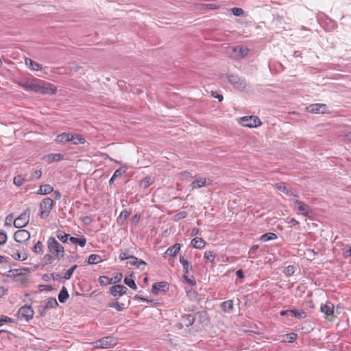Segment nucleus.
I'll list each match as a JSON object with an SVG mask.
<instances>
[{
    "label": "nucleus",
    "instance_id": "f257e3e1",
    "mask_svg": "<svg viewBox=\"0 0 351 351\" xmlns=\"http://www.w3.org/2000/svg\"><path fill=\"white\" fill-rule=\"evenodd\" d=\"M56 87L49 82H47L38 78H32V84L30 91L39 94H55Z\"/></svg>",
    "mask_w": 351,
    "mask_h": 351
},
{
    "label": "nucleus",
    "instance_id": "f03ea898",
    "mask_svg": "<svg viewBox=\"0 0 351 351\" xmlns=\"http://www.w3.org/2000/svg\"><path fill=\"white\" fill-rule=\"evenodd\" d=\"M47 247L51 254L56 259L60 260L64 256V247L54 237L48 239Z\"/></svg>",
    "mask_w": 351,
    "mask_h": 351
},
{
    "label": "nucleus",
    "instance_id": "7ed1b4c3",
    "mask_svg": "<svg viewBox=\"0 0 351 351\" xmlns=\"http://www.w3.org/2000/svg\"><path fill=\"white\" fill-rule=\"evenodd\" d=\"M96 348L109 349L117 344V339L111 336H106L92 343Z\"/></svg>",
    "mask_w": 351,
    "mask_h": 351
},
{
    "label": "nucleus",
    "instance_id": "20e7f679",
    "mask_svg": "<svg viewBox=\"0 0 351 351\" xmlns=\"http://www.w3.org/2000/svg\"><path fill=\"white\" fill-rule=\"evenodd\" d=\"M53 201L50 197L45 198L40 204V216L42 219H46L53 206Z\"/></svg>",
    "mask_w": 351,
    "mask_h": 351
},
{
    "label": "nucleus",
    "instance_id": "39448f33",
    "mask_svg": "<svg viewBox=\"0 0 351 351\" xmlns=\"http://www.w3.org/2000/svg\"><path fill=\"white\" fill-rule=\"evenodd\" d=\"M30 218V210L29 208L26 209L23 213H21L15 220L13 221V224L16 228H22L25 227Z\"/></svg>",
    "mask_w": 351,
    "mask_h": 351
},
{
    "label": "nucleus",
    "instance_id": "423d86ee",
    "mask_svg": "<svg viewBox=\"0 0 351 351\" xmlns=\"http://www.w3.org/2000/svg\"><path fill=\"white\" fill-rule=\"evenodd\" d=\"M239 123L243 127L256 128L261 124L258 117L255 116L243 117L239 120Z\"/></svg>",
    "mask_w": 351,
    "mask_h": 351
},
{
    "label": "nucleus",
    "instance_id": "0eeeda50",
    "mask_svg": "<svg viewBox=\"0 0 351 351\" xmlns=\"http://www.w3.org/2000/svg\"><path fill=\"white\" fill-rule=\"evenodd\" d=\"M34 311L31 306L25 305L21 307L18 311V317L21 320L29 322L34 317Z\"/></svg>",
    "mask_w": 351,
    "mask_h": 351
},
{
    "label": "nucleus",
    "instance_id": "6e6552de",
    "mask_svg": "<svg viewBox=\"0 0 351 351\" xmlns=\"http://www.w3.org/2000/svg\"><path fill=\"white\" fill-rule=\"evenodd\" d=\"M317 21L328 31H332L336 28L335 22L324 14H319L317 16Z\"/></svg>",
    "mask_w": 351,
    "mask_h": 351
},
{
    "label": "nucleus",
    "instance_id": "1a4fd4ad",
    "mask_svg": "<svg viewBox=\"0 0 351 351\" xmlns=\"http://www.w3.org/2000/svg\"><path fill=\"white\" fill-rule=\"evenodd\" d=\"M229 82L233 85V86L240 90L245 89L247 84L245 80L241 79L238 75H230L228 76Z\"/></svg>",
    "mask_w": 351,
    "mask_h": 351
},
{
    "label": "nucleus",
    "instance_id": "9d476101",
    "mask_svg": "<svg viewBox=\"0 0 351 351\" xmlns=\"http://www.w3.org/2000/svg\"><path fill=\"white\" fill-rule=\"evenodd\" d=\"M230 56L234 59H241L247 55L249 49L247 47L236 46L232 48Z\"/></svg>",
    "mask_w": 351,
    "mask_h": 351
},
{
    "label": "nucleus",
    "instance_id": "9b49d317",
    "mask_svg": "<svg viewBox=\"0 0 351 351\" xmlns=\"http://www.w3.org/2000/svg\"><path fill=\"white\" fill-rule=\"evenodd\" d=\"M14 240L17 243H24L30 239V233L24 229L17 230L14 234Z\"/></svg>",
    "mask_w": 351,
    "mask_h": 351
},
{
    "label": "nucleus",
    "instance_id": "f8f14e48",
    "mask_svg": "<svg viewBox=\"0 0 351 351\" xmlns=\"http://www.w3.org/2000/svg\"><path fill=\"white\" fill-rule=\"evenodd\" d=\"M308 112L311 113H322L328 112V107L324 104H313L307 107Z\"/></svg>",
    "mask_w": 351,
    "mask_h": 351
},
{
    "label": "nucleus",
    "instance_id": "ddd939ff",
    "mask_svg": "<svg viewBox=\"0 0 351 351\" xmlns=\"http://www.w3.org/2000/svg\"><path fill=\"white\" fill-rule=\"evenodd\" d=\"M211 184V181L210 180H207L204 178H200L195 179L193 182L190 184L191 189H200L203 186H208Z\"/></svg>",
    "mask_w": 351,
    "mask_h": 351
},
{
    "label": "nucleus",
    "instance_id": "4468645a",
    "mask_svg": "<svg viewBox=\"0 0 351 351\" xmlns=\"http://www.w3.org/2000/svg\"><path fill=\"white\" fill-rule=\"evenodd\" d=\"M127 287L121 285H114L110 288V293L113 296H121L126 293Z\"/></svg>",
    "mask_w": 351,
    "mask_h": 351
},
{
    "label": "nucleus",
    "instance_id": "2eb2a0df",
    "mask_svg": "<svg viewBox=\"0 0 351 351\" xmlns=\"http://www.w3.org/2000/svg\"><path fill=\"white\" fill-rule=\"evenodd\" d=\"M294 206L297 208L302 215L308 216L310 214V207L308 205L304 204V202L298 200L293 199Z\"/></svg>",
    "mask_w": 351,
    "mask_h": 351
},
{
    "label": "nucleus",
    "instance_id": "dca6fc26",
    "mask_svg": "<svg viewBox=\"0 0 351 351\" xmlns=\"http://www.w3.org/2000/svg\"><path fill=\"white\" fill-rule=\"evenodd\" d=\"M320 310L326 317L332 316L334 314V304L331 302H326L321 305Z\"/></svg>",
    "mask_w": 351,
    "mask_h": 351
},
{
    "label": "nucleus",
    "instance_id": "f3484780",
    "mask_svg": "<svg viewBox=\"0 0 351 351\" xmlns=\"http://www.w3.org/2000/svg\"><path fill=\"white\" fill-rule=\"evenodd\" d=\"M168 289V284L166 282H160L154 283L152 288V293L154 295H158L159 291H164Z\"/></svg>",
    "mask_w": 351,
    "mask_h": 351
},
{
    "label": "nucleus",
    "instance_id": "a211bd4d",
    "mask_svg": "<svg viewBox=\"0 0 351 351\" xmlns=\"http://www.w3.org/2000/svg\"><path fill=\"white\" fill-rule=\"evenodd\" d=\"M128 263L141 269H143L147 265V263L144 261L138 259L134 256H130V261H128Z\"/></svg>",
    "mask_w": 351,
    "mask_h": 351
},
{
    "label": "nucleus",
    "instance_id": "6ab92c4d",
    "mask_svg": "<svg viewBox=\"0 0 351 351\" xmlns=\"http://www.w3.org/2000/svg\"><path fill=\"white\" fill-rule=\"evenodd\" d=\"M195 319L191 314H187L182 317L180 324L182 327H189L194 323Z\"/></svg>",
    "mask_w": 351,
    "mask_h": 351
},
{
    "label": "nucleus",
    "instance_id": "aec40b11",
    "mask_svg": "<svg viewBox=\"0 0 351 351\" xmlns=\"http://www.w3.org/2000/svg\"><path fill=\"white\" fill-rule=\"evenodd\" d=\"M25 65L32 71H40L42 69V66L40 64L36 62L33 61L32 59L26 58L25 59Z\"/></svg>",
    "mask_w": 351,
    "mask_h": 351
},
{
    "label": "nucleus",
    "instance_id": "412c9836",
    "mask_svg": "<svg viewBox=\"0 0 351 351\" xmlns=\"http://www.w3.org/2000/svg\"><path fill=\"white\" fill-rule=\"evenodd\" d=\"M70 142L73 145H82L86 143V139L80 134L71 133Z\"/></svg>",
    "mask_w": 351,
    "mask_h": 351
},
{
    "label": "nucleus",
    "instance_id": "4be33fe9",
    "mask_svg": "<svg viewBox=\"0 0 351 351\" xmlns=\"http://www.w3.org/2000/svg\"><path fill=\"white\" fill-rule=\"evenodd\" d=\"M181 245L180 243H176L173 246L169 247L166 252L165 255L175 257L177 254L180 252Z\"/></svg>",
    "mask_w": 351,
    "mask_h": 351
},
{
    "label": "nucleus",
    "instance_id": "5701e85b",
    "mask_svg": "<svg viewBox=\"0 0 351 351\" xmlns=\"http://www.w3.org/2000/svg\"><path fill=\"white\" fill-rule=\"evenodd\" d=\"M17 84L26 91H30L32 84V78H23L17 82Z\"/></svg>",
    "mask_w": 351,
    "mask_h": 351
},
{
    "label": "nucleus",
    "instance_id": "b1692460",
    "mask_svg": "<svg viewBox=\"0 0 351 351\" xmlns=\"http://www.w3.org/2000/svg\"><path fill=\"white\" fill-rule=\"evenodd\" d=\"M180 263L183 267L184 278L185 279H187V276H189V269H191V267H189V263L188 261L185 259L183 256H180Z\"/></svg>",
    "mask_w": 351,
    "mask_h": 351
},
{
    "label": "nucleus",
    "instance_id": "393cba45",
    "mask_svg": "<svg viewBox=\"0 0 351 351\" xmlns=\"http://www.w3.org/2000/svg\"><path fill=\"white\" fill-rule=\"evenodd\" d=\"M8 254H10L14 259L17 261H25L28 257L26 253H20L19 251H8Z\"/></svg>",
    "mask_w": 351,
    "mask_h": 351
},
{
    "label": "nucleus",
    "instance_id": "a878e982",
    "mask_svg": "<svg viewBox=\"0 0 351 351\" xmlns=\"http://www.w3.org/2000/svg\"><path fill=\"white\" fill-rule=\"evenodd\" d=\"M233 300H228L221 304V307L224 313H230L233 311Z\"/></svg>",
    "mask_w": 351,
    "mask_h": 351
},
{
    "label": "nucleus",
    "instance_id": "bb28decb",
    "mask_svg": "<svg viewBox=\"0 0 351 351\" xmlns=\"http://www.w3.org/2000/svg\"><path fill=\"white\" fill-rule=\"evenodd\" d=\"M70 136H71V133L63 132L60 134H58L56 137L55 141L58 143H65L70 142Z\"/></svg>",
    "mask_w": 351,
    "mask_h": 351
},
{
    "label": "nucleus",
    "instance_id": "cd10ccee",
    "mask_svg": "<svg viewBox=\"0 0 351 351\" xmlns=\"http://www.w3.org/2000/svg\"><path fill=\"white\" fill-rule=\"evenodd\" d=\"M276 187L278 191H280L287 195L296 196L294 194V193L287 186V185L285 182L277 183L276 184Z\"/></svg>",
    "mask_w": 351,
    "mask_h": 351
},
{
    "label": "nucleus",
    "instance_id": "c85d7f7f",
    "mask_svg": "<svg viewBox=\"0 0 351 351\" xmlns=\"http://www.w3.org/2000/svg\"><path fill=\"white\" fill-rule=\"evenodd\" d=\"M191 244L194 248L202 249L205 246L206 242L200 237H195L191 240Z\"/></svg>",
    "mask_w": 351,
    "mask_h": 351
},
{
    "label": "nucleus",
    "instance_id": "c756f323",
    "mask_svg": "<svg viewBox=\"0 0 351 351\" xmlns=\"http://www.w3.org/2000/svg\"><path fill=\"white\" fill-rule=\"evenodd\" d=\"M276 239H277L276 234H275L274 232H267V233L262 234L259 238V241H261L262 242H267L269 241L275 240Z\"/></svg>",
    "mask_w": 351,
    "mask_h": 351
},
{
    "label": "nucleus",
    "instance_id": "7c9ffc66",
    "mask_svg": "<svg viewBox=\"0 0 351 351\" xmlns=\"http://www.w3.org/2000/svg\"><path fill=\"white\" fill-rule=\"evenodd\" d=\"M53 191V188L49 184H44L40 186L37 193L40 195H47Z\"/></svg>",
    "mask_w": 351,
    "mask_h": 351
},
{
    "label": "nucleus",
    "instance_id": "2f4dec72",
    "mask_svg": "<svg viewBox=\"0 0 351 351\" xmlns=\"http://www.w3.org/2000/svg\"><path fill=\"white\" fill-rule=\"evenodd\" d=\"M101 261H102V258L98 254H90L88 258V264H89V265L97 264L99 263H101Z\"/></svg>",
    "mask_w": 351,
    "mask_h": 351
},
{
    "label": "nucleus",
    "instance_id": "473e14b6",
    "mask_svg": "<svg viewBox=\"0 0 351 351\" xmlns=\"http://www.w3.org/2000/svg\"><path fill=\"white\" fill-rule=\"evenodd\" d=\"M69 293L65 288L63 287L58 294V300L61 303H64L69 298Z\"/></svg>",
    "mask_w": 351,
    "mask_h": 351
},
{
    "label": "nucleus",
    "instance_id": "72a5a7b5",
    "mask_svg": "<svg viewBox=\"0 0 351 351\" xmlns=\"http://www.w3.org/2000/svg\"><path fill=\"white\" fill-rule=\"evenodd\" d=\"M69 241L72 243L77 244V245H79L81 247L85 246V245L86 243V240L84 237H82V238H77V237H69Z\"/></svg>",
    "mask_w": 351,
    "mask_h": 351
},
{
    "label": "nucleus",
    "instance_id": "f704fd0d",
    "mask_svg": "<svg viewBox=\"0 0 351 351\" xmlns=\"http://www.w3.org/2000/svg\"><path fill=\"white\" fill-rule=\"evenodd\" d=\"M341 245L343 247L341 249L342 256L345 258L351 256V246L348 245H345L343 243H341Z\"/></svg>",
    "mask_w": 351,
    "mask_h": 351
},
{
    "label": "nucleus",
    "instance_id": "c9c22d12",
    "mask_svg": "<svg viewBox=\"0 0 351 351\" xmlns=\"http://www.w3.org/2000/svg\"><path fill=\"white\" fill-rule=\"evenodd\" d=\"M56 237L62 243H66L67 242L68 240H69V237L71 236L70 234H66L62 230H58L56 232Z\"/></svg>",
    "mask_w": 351,
    "mask_h": 351
},
{
    "label": "nucleus",
    "instance_id": "e433bc0d",
    "mask_svg": "<svg viewBox=\"0 0 351 351\" xmlns=\"http://www.w3.org/2000/svg\"><path fill=\"white\" fill-rule=\"evenodd\" d=\"M291 314H293L295 317L298 319H304L307 317L306 313L303 310L291 309Z\"/></svg>",
    "mask_w": 351,
    "mask_h": 351
},
{
    "label": "nucleus",
    "instance_id": "4c0bfd02",
    "mask_svg": "<svg viewBox=\"0 0 351 351\" xmlns=\"http://www.w3.org/2000/svg\"><path fill=\"white\" fill-rule=\"evenodd\" d=\"M124 282L126 284L130 289L133 290H136L137 289L136 285L132 278V276L130 277H125L124 279Z\"/></svg>",
    "mask_w": 351,
    "mask_h": 351
},
{
    "label": "nucleus",
    "instance_id": "58836bf2",
    "mask_svg": "<svg viewBox=\"0 0 351 351\" xmlns=\"http://www.w3.org/2000/svg\"><path fill=\"white\" fill-rule=\"evenodd\" d=\"M45 308H55L58 306V303L56 298H51L45 303Z\"/></svg>",
    "mask_w": 351,
    "mask_h": 351
},
{
    "label": "nucleus",
    "instance_id": "ea45409f",
    "mask_svg": "<svg viewBox=\"0 0 351 351\" xmlns=\"http://www.w3.org/2000/svg\"><path fill=\"white\" fill-rule=\"evenodd\" d=\"M108 307L114 308L117 309L118 311H123L125 308L124 304L119 303L118 302H111L108 304Z\"/></svg>",
    "mask_w": 351,
    "mask_h": 351
},
{
    "label": "nucleus",
    "instance_id": "a19ab883",
    "mask_svg": "<svg viewBox=\"0 0 351 351\" xmlns=\"http://www.w3.org/2000/svg\"><path fill=\"white\" fill-rule=\"evenodd\" d=\"M32 250L36 254H42L43 252V243L38 241L33 247Z\"/></svg>",
    "mask_w": 351,
    "mask_h": 351
},
{
    "label": "nucleus",
    "instance_id": "79ce46f5",
    "mask_svg": "<svg viewBox=\"0 0 351 351\" xmlns=\"http://www.w3.org/2000/svg\"><path fill=\"white\" fill-rule=\"evenodd\" d=\"M77 268V265H75L72 266L70 269H69L64 275V278L65 280H69L71 278V276L73 275L74 271Z\"/></svg>",
    "mask_w": 351,
    "mask_h": 351
},
{
    "label": "nucleus",
    "instance_id": "37998d69",
    "mask_svg": "<svg viewBox=\"0 0 351 351\" xmlns=\"http://www.w3.org/2000/svg\"><path fill=\"white\" fill-rule=\"evenodd\" d=\"M204 258L210 263H213L215 258V254L213 251H206L204 252Z\"/></svg>",
    "mask_w": 351,
    "mask_h": 351
},
{
    "label": "nucleus",
    "instance_id": "c03bdc74",
    "mask_svg": "<svg viewBox=\"0 0 351 351\" xmlns=\"http://www.w3.org/2000/svg\"><path fill=\"white\" fill-rule=\"evenodd\" d=\"M24 181V178L20 175L15 176L13 180V182L16 186H21Z\"/></svg>",
    "mask_w": 351,
    "mask_h": 351
},
{
    "label": "nucleus",
    "instance_id": "a18cd8bd",
    "mask_svg": "<svg viewBox=\"0 0 351 351\" xmlns=\"http://www.w3.org/2000/svg\"><path fill=\"white\" fill-rule=\"evenodd\" d=\"M231 12L233 15L237 16H241L244 15V11L240 8H233L231 9Z\"/></svg>",
    "mask_w": 351,
    "mask_h": 351
},
{
    "label": "nucleus",
    "instance_id": "49530a36",
    "mask_svg": "<svg viewBox=\"0 0 351 351\" xmlns=\"http://www.w3.org/2000/svg\"><path fill=\"white\" fill-rule=\"evenodd\" d=\"M49 159L52 161L57 162L63 159V156L60 154H52L48 156Z\"/></svg>",
    "mask_w": 351,
    "mask_h": 351
},
{
    "label": "nucleus",
    "instance_id": "de8ad7c7",
    "mask_svg": "<svg viewBox=\"0 0 351 351\" xmlns=\"http://www.w3.org/2000/svg\"><path fill=\"white\" fill-rule=\"evenodd\" d=\"M152 184V180L150 178L146 177L141 182V186L146 188Z\"/></svg>",
    "mask_w": 351,
    "mask_h": 351
},
{
    "label": "nucleus",
    "instance_id": "09e8293b",
    "mask_svg": "<svg viewBox=\"0 0 351 351\" xmlns=\"http://www.w3.org/2000/svg\"><path fill=\"white\" fill-rule=\"evenodd\" d=\"M121 279H122V274L119 273V274H117L113 278L110 279V282H111V283L116 284L117 282H119L121 280Z\"/></svg>",
    "mask_w": 351,
    "mask_h": 351
},
{
    "label": "nucleus",
    "instance_id": "8fccbe9b",
    "mask_svg": "<svg viewBox=\"0 0 351 351\" xmlns=\"http://www.w3.org/2000/svg\"><path fill=\"white\" fill-rule=\"evenodd\" d=\"M47 309V308H45V304H40L38 306V312L41 317H45L46 315Z\"/></svg>",
    "mask_w": 351,
    "mask_h": 351
},
{
    "label": "nucleus",
    "instance_id": "3c124183",
    "mask_svg": "<svg viewBox=\"0 0 351 351\" xmlns=\"http://www.w3.org/2000/svg\"><path fill=\"white\" fill-rule=\"evenodd\" d=\"M134 299L135 300H141V301H143V302H147V303H154V304H158V302L154 300H148L144 297H142V296H139V295H136L134 297Z\"/></svg>",
    "mask_w": 351,
    "mask_h": 351
},
{
    "label": "nucleus",
    "instance_id": "603ef678",
    "mask_svg": "<svg viewBox=\"0 0 351 351\" xmlns=\"http://www.w3.org/2000/svg\"><path fill=\"white\" fill-rule=\"evenodd\" d=\"M99 282L101 285H103L111 284V282H110V278L106 276H100L99 278Z\"/></svg>",
    "mask_w": 351,
    "mask_h": 351
},
{
    "label": "nucleus",
    "instance_id": "864d4df0",
    "mask_svg": "<svg viewBox=\"0 0 351 351\" xmlns=\"http://www.w3.org/2000/svg\"><path fill=\"white\" fill-rule=\"evenodd\" d=\"M28 270V268H21L20 269L10 270L9 273H13L14 276H16L21 274L23 271H27Z\"/></svg>",
    "mask_w": 351,
    "mask_h": 351
},
{
    "label": "nucleus",
    "instance_id": "5fc2aeb1",
    "mask_svg": "<svg viewBox=\"0 0 351 351\" xmlns=\"http://www.w3.org/2000/svg\"><path fill=\"white\" fill-rule=\"evenodd\" d=\"M186 216H187V213L186 211H181V212H179L178 213H177L175 217L177 220H180V219L186 218Z\"/></svg>",
    "mask_w": 351,
    "mask_h": 351
},
{
    "label": "nucleus",
    "instance_id": "6e6d98bb",
    "mask_svg": "<svg viewBox=\"0 0 351 351\" xmlns=\"http://www.w3.org/2000/svg\"><path fill=\"white\" fill-rule=\"evenodd\" d=\"M13 218H14V215L12 213L8 215L6 218H5V226H10L11 224H12V220H13Z\"/></svg>",
    "mask_w": 351,
    "mask_h": 351
},
{
    "label": "nucleus",
    "instance_id": "4d7b16f0",
    "mask_svg": "<svg viewBox=\"0 0 351 351\" xmlns=\"http://www.w3.org/2000/svg\"><path fill=\"white\" fill-rule=\"evenodd\" d=\"M258 245H253L249 250V254L252 255V257H254L256 255V250L258 249Z\"/></svg>",
    "mask_w": 351,
    "mask_h": 351
},
{
    "label": "nucleus",
    "instance_id": "13d9d810",
    "mask_svg": "<svg viewBox=\"0 0 351 351\" xmlns=\"http://www.w3.org/2000/svg\"><path fill=\"white\" fill-rule=\"evenodd\" d=\"M7 234L5 232H0V245L5 243L7 241Z\"/></svg>",
    "mask_w": 351,
    "mask_h": 351
},
{
    "label": "nucleus",
    "instance_id": "bf43d9fd",
    "mask_svg": "<svg viewBox=\"0 0 351 351\" xmlns=\"http://www.w3.org/2000/svg\"><path fill=\"white\" fill-rule=\"evenodd\" d=\"M131 255H128L127 253L125 252H121L119 254V258L120 260L121 261H123V260H128L130 261V257Z\"/></svg>",
    "mask_w": 351,
    "mask_h": 351
},
{
    "label": "nucleus",
    "instance_id": "052dcab7",
    "mask_svg": "<svg viewBox=\"0 0 351 351\" xmlns=\"http://www.w3.org/2000/svg\"><path fill=\"white\" fill-rule=\"evenodd\" d=\"M125 173V171L123 170L122 169H117L114 172V174H113V177L115 178H117V177H121L123 173Z\"/></svg>",
    "mask_w": 351,
    "mask_h": 351
},
{
    "label": "nucleus",
    "instance_id": "680f3d73",
    "mask_svg": "<svg viewBox=\"0 0 351 351\" xmlns=\"http://www.w3.org/2000/svg\"><path fill=\"white\" fill-rule=\"evenodd\" d=\"M3 322L12 323V319L7 316H3L0 318V326L2 325Z\"/></svg>",
    "mask_w": 351,
    "mask_h": 351
},
{
    "label": "nucleus",
    "instance_id": "e2e57ef3",
    "mask_svg": "<svg viewBox=\"0 0 351 351\" xmlns=\"http://www.w3.org/2000/svg\"><path fill=\"white\" fill-rule=\"evenodd\" d=\"M54 258H55L53 256V255H51V254H47L44 256V260L49 263H51L53 262V261L54 260Z\"/></svg>",
    "mask_w": 351,
    "mask_h": 351
},
{
    "label": "nucleus",
    "instance_id": "0e129e2a",
    "mask_svg": "<svg viewBox=\"0 0 351 351\" xmlns=\"http://www.w3.org/2000/svg\"><path fill=\"white\" fill-rule=\"evenodd\" d=\"M42 176V171L40 170H36L32 173V176L36 178H40Z\"/></svg>",
    "mask_w": 351,
    "mask_h": 351
},
{
    "label": "nucleus",
    "instance_id": "69168bd1",
    "mask_svg": "<svg viewBox=\"0 0 351 351\" xmlns=\"http://www.w3.org/2000/svg\"><path fill=\"white\" fill-rule=\"evenodd\" d=\"M289 341H289V343H291V342L294 341V340H295V339H296V338H297V334H295V333H293V332H292V333H291V334H289Z\"/></svg>",
    "mask_w": 351,
    "mask_h": 351
},
{
    "label": "nucleus",
    "instance_id": "338daca9",
    "mask_svg": "<svg viewBox=\"0 0 351 351\" xmlns=\"http://www.w3.org/2000/svg\"><path fill=\"white\" fill-rule=\"evenodd\" d=\"M130 215V212L126 210H123L121 213L120 217H123L125 219L128 218Z\"/></svg>",
    "mask_w": 351,
    "mask_h": 351
},
{
    "label": "nucleus",
    "instance_id": "774afa93",
    "mask_svg": "<svg viewBox=\"0 0 351 351\" xmlns=\"http://www.w3.org/2000/svg\"><path fill=\"white\" fill-rule=\"evenodd\" d=\"M345 139H346V141L351 143V132H348L346 134Z\"/></svg>",
    "mask_w": 351,
    "mask_h": 351
}]
</instances>
